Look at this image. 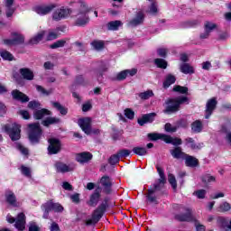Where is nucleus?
Segmentation results:
<instances>
[{
	"label": "nucleus",
	"instance_id": "13d9d810",
	"mask_svg": "<svg viewBox=\"0 0 231 231\" xmlns=\"http://www.w3.org/2000/svg\"><path fill=\"white\" fill-rule=\"evenodd\" d=\"M125 116H126L128 120H134V111L131 108H125Z\"/></svg>",
	"mask_w": 231,
	"mask_h": 231
},
{
	"label": "nucleus",
	"instance_id": "1a4fd4ad",
	"mask_svg": "<svg viewBox=\"0 0 231 231\" xmlns=\"http://www.w3.org/2000/svg\"><path fill=\"white\" fill-rule=\"evenodd\" d=\"M49 146L47 148L48 154H59L62 149V143L60 139L52 137L48 140Z\"/></svg>",
	"mask_w": 231,
	"mask_h": 231
},
{
	"label": "nucleus",
	"instance_id": "8fccbe9b",
	"mask_svg": "<svg viewBox=\"0 0 231 231\" xmlns=\"http://www.w3.org/2000/svg\"><path fill=\"white\" fill-rule=\"evenodd\" d=\"M117 156L120 158H127L131 155V152L128 149H121L116 152Z\"/></svg>",
	"mask_w": 231,
	"mask_h": 231
},
{
	"label": "nucleus",
	"instance_id": "ddd939ff",
	"mask_svg": "<svg viewBox=\"0 0 231 231\" xmlns=\"http://www.w3.org/2000/svg\"><path fill=\"white\" fill-rule=\"evenodd\" d=\"M55 8H57V4L37 5L34 7V12L39 15H48V14H51Z\"/></svg>",
	"mask_w": 231,
	"mask_h": 231
},
{
	"label": "nucleus",
	"instance_id": "5701e85b",
	"mask_svg": "<svg viewBox=\"0 0 231 231\" xmlns=\"http://www.w3.org/2000/svg\"><path fill=\"white\" fill-rule=\"evenodd\" d=\"M79 17L75 20L74 25L79 26L80 28H84V26H88L89 24V21L91 19L89 18V14H79Z\"/></svg>",
	"mask_w": 231,
	"mask_h": 231
},
{
	"label": "nucleus",
	"instance_id": "a18cd8bd",
	"mask_svg": "<svg viewBox=\"0 0 231 231\" xmlns=\"http://www.w3.org/2000/svg\"><path fill=\"white\" fill-rule=\"evenodd\" d=\"M142 100H149V98L154 97V92L152 90H146L139 94Z\"/></svg>",
	"mask_w": 231,
	"mask_h": 231
},
{
	"label": "nucleus",
	"instance_id": "603ef678",
	"mask_svg": "<svg viewBox=\"0 0 231 231\" xmlns=\"http://www.w3.org/2000/svg\"><path fill=\"white\" fill-rule=\"evenodd\" d=\"M162 134H158V133H149L147 134V138L148 140H150V142H157V140H160Z\"/></svg>",
	"mask_w": 231,
	"mask_h": 231
},
{
	"label": "nucleus",
	"instance_id": "423d86ee",
	"mask_svg": "<svg viewBox=\"0 0 231 231\" xmlns=\"http://www.w3.org/2000/svg\"><path fill=\"white\" fill-rule=\"evenodd\" d=\"M73 14V9L69 6H60L57 8L52 14V20L59 22L64 19H69V17L73 18L71 15Z\"/></svg>",
	"mask_w": 231,
	"mask_h": 231
},
{
	"label": "nucleus",
	"instance_id": "0e129e2a",
	"mask_svg": "<svg viewBox=\"0 0 231 231\" xmlns=\"http://www.w3.org/2000/svg\"><path fill=\"white\" fill-rule=\"evenodd\" d=\"M189 125V124L187 123V120L185 119H180L179 121H177V129L182 128V129H186V127Z\"/></svg>",
	"mask_w": 231,
	"mask_h": 231
},
{
	"label": "nucleus",
	"instance_id": "49530a36",
	"mask_svg": "<svg viewBox=\"0 0 231 231\" xmlns=\"http://www.w3.org/2000/svg\"><path fill=\"white\" fill-rule=\"evenodd\" d=\"M66 46L65 40H58L54 43L50 45L51 50H57V48H64Z\"/></svg>",
	"mask_w": 231,
	"mask_h": 231
},
{
	"label": "nucleus",
	"instance_id": "72a5a7b5",
	"mask_svg": "<svg viewBox=\"0 0 231 231\" xmlns=\"http://www.w3.org/2000/svg\"><path fill=\"white\" fill-rule=\"evenodd\" d=\"M42 124L44 125V127H50V125H55L57 124H60V118L47 117L43 121H42Z\"/></svg>",
	"mask_w": 231,
	"mask_h": 231
},
{
	"label": "nucleus",
	"instance_id": "2eb2a0df",
	"mask_svg": "<svg viewBox=\"0 0 231 231\" xmlns=\"http://www.w3.org/2000/svg\"><path fill=\"white\" fill-rule=\"evenodd\" d=\"M100 183L103 187V192L106 195H109L113 192V182L111 181V178L107 175H104L100 179Z\"/></svg>",
	"mask_w": 231,
	"mask_h": 231
},
{
	"label": "nucleus",
	"instance_id": "e433bc0d",
	"mask_svg": "<svg viewBox=\"0 0 231 231\" xmlns=\"http://www.w3.org/2000/svg\"><path fill=\"white\" fill-rule=\"evenodd\" d=\"M191 131L193 133H201L203 131V123L200 120H196L191 124Z\"/></svg>",
	"mask_w": 231,
	"mask_h": 231
},
{
	"label": "nucleus",
	"instance_id": "9b49d317",
	"mask_svg": "<svg viewBox=\"0 0 231 231\" xmlns=\"http://www.w3.org/2000/svg\"><path fill=\"white\" fill-rule=\"evenodd\" d=\"M217 107V99L216 97H212L207 101L206 109H205L206 120H208V118L212 116Z\"/></svg>",
	"mask_w": 231,
	"mask_h": 231
},
{
	"label": "nucleus",
	"instance_id": "6e6552de",
	"mask_svg": "<svg viewBox=\"0 0 231 231\" xmlns=\"http://www.w3.org/2000/svg\"><path fill=\"white\" fill-rule=\"evenodd\" d=\"M11 35L13 39L3 40V44H5V46H21L22 44H24V35L18 32H12Z\"/></svg>",
	"mask_w": 231,
	"mask_h": 231
},
{
	"label": "nucleus",
	"instance_id": "4d7b16f0",
	"mask_svg": "<svg viewBox=\"0 0 231 231\" xmlns=\"http://www.w3.org/2000/svg\"><path fill=\"white\" fill-rule=\"evenodd\" d=\"M75 84L77 86H86V79H84V76L82 75L76 76Z\"/></svg>",
	"mask_w": 231,
	"mask_h": 231
},
{
	"label": "nucleus",
	"instance_id": "39448f33",
	"mask_svg": "<svg viewBox=\"0 0 231 231\" xmlns=\"http://www.w3.org/2000/svg\"><path fill=\"white\" fill-rule=\"evenodd\" d=\"M3 129L12 142H17L21 140V125L17 123L6 124L3 126Z\"/></svg>",
	"mask_w": 231,
	"mask_h": 231
},
{
	"label": "nucleus",
	"instance_id": "cd10ccee",
	"mask_svg": "<svg viewBox=\"0 0 231 231\" xmlns=\"http://www.w3.org/2000/svg\"><path fill=\"white\" fill-rule=\"evenodd\" d=\"M172 84H176V76H174L172 74H168L165 77V79L162 83V88L164 89H169V88H171V86H172Z\"/></svg>",
	"mask_w": 231,
	"mask_h": 231
},
{
	"label": "nucleus",
	"instance_id": "6ab92c4d",
	"mask_svg": "<svg viewBox=\"0 0 231 231\" xmlns=\"http://www.w3.org/2000/svg\"><path fill=\"white\" fill-rule=\"evenodd\" d=\"M11 95L14 98V100H17L18 102H21L22 104H26V102H30V97L21 92V90L19 89H14L12 92H11Z\"/></svg>",
	"mask_w": 231,
	"mask_h": 231
},
{
	"label": "nucleus",
	"instance_id": "a878e982",
	"mask_svg": "<svg viewBox=\"0 0 231 231\" xmlns=\"http://www.w3.org/2000/svg\"><path fill=\"white\" fill-rule=\"evenodd\" d=\"M19 73L24 80H33V79L35 78L33 71L28 68L20 69Z\"/></svg>",
	"mask_w": 231,
	"mask_h": 231
},
{
	"label": "nucleus",
	"instance_id": "0eeeda50",
	"mask_svg": "<svg viewBox=\"0 0 231 231\" xmlns=\"http://www.w3.org/2000/svg\"><path fill=\"white\" fill-rule=\"evenodd\" d=\"M165 183H167V180H164L162 182L160 181V179H158L157 183L153 184V188L152 189H149L147 190V195H146V199L150 202V203H155V205H158V199L156 196H152V194L156 193V192H160V190H162V189H163V187H165Z\"/></svg>",
	"mask_w": 231,
	"mask_h": 231
},
{
	"label": "nucleus",
	"instance_id": "a211bd4d",
	"mask_svg": "<svg viewBox=\"0 0 231 231\" xmlns=\"http://www.w3.org/2000/svg\"><path fill=\"white\" fill-rule=\"evenodd\" d=\"M184 143H185V146L191 149V151H199V150L203 149V147L205 145L203 143H196V141L192 137L185 138Z\"/></svg>",
	"mask_w": 231,
	"mask_h": 231
},
{
	"label": "nucleus",
	"instance_id": "c03bdc74",
	"mask_svg": "<svg viewBox=\"0 0 231 231\" xmlns=\"http://www.w3.org/2000/svg\"><path fill=\"white\" fill-rule=\"evenodd\" d=\"M217 28V24L206 21L204 24V30L205 32H208V33L212 32L213 30H216Z\"/></svg>",
	"mask_w": 231,
	"mask_h": 231
},
{
	"label": "nucleus",
	"instance_id": "58836bf2",
	"mask_svg": "<svg viewBox=\"0 0 231 231\" xmlns=\"http://www.w3.org/2000/svg\"><path fill=\"white\" fill-rule=\"evenodd\" d=\"M127 70L125 69L118 72L115 78H111V80H113V82H122V80H125L127 79Z\"/></svg>",
	"mask_w": 231,
	"mask_h": 231
},
{
	"label": "nucleus",
	"instance_id": "680f3d73",
	"mask_svg": "<svg viewBox=\"0 0 231 231\" xmlns=\"http://www.w3.org/2000/svg\"><path fill=\"white\" fill-rule=\"evenodd\" d=\"M36 91H38V93H42V95H46L47 97L51 94V92L46 90V88L41 85H36Z\"/></svg>",
	"mask_w": 231,
	"mask_h": 231
},
{
	"label": "nucleus",
	"instance_id": "dca6fc26",
	"mask_svg": "<svg viewBox=\"0 0 231 231\" xmlns=\"http://www.w3.org/2000/svg\"><path fill=\"white\" fill-rule=\"evenodd\" d=\"M14 226L18 231H24L26 229V215L24 213H18Z\"/></svg>",
	"mask_w": 231,
	"mask_h": 231
},
{
	"label": "nucleus",
	"instance_id": "f3484780",
	"mask_svg": "<svg viewBox=\"0 0 231 231\" xmlns=\"http://www.w3.org/2000/svg\"><path fill=\"white\" fill-rule=\"evenodd\" d=\"M156 119V113L152 112L149 114H144L142 116V117L137 119V124L141 125V127H143L145 124H152L154 120Z\"/></svg>",
	"mask_w": 231,
	"mask_h": 231
},
{
	"label": "nucleus",
	"instance_id": "79ce46f5",
	"mask_svg": "<svg viewBox=\"0 0 231 231\" xmlns=\"http://www.w3.org/2000/svg\"><path fill=\"white\" fill-rule=\"evenodd\" d=\"M154 64L155 66H157V68H160L161 69H167V66H169L167 60L160 58L154 60Z\"/></svg>",
	"mask_w": 231,
	"mask_h": 231
},
{
	"label": "nucleus",
	"instance_id": "aec40b11",
	"mask_svg": "<svg viewBox=\"0 0 231 231\" xmlns=\"http://www.w3.org/2000/svg\"><path fill=\"white\" fill-rule=\"evenodd\" d=\"M143 21H145V14L139 11L135 14V17L128 23L129 26H133L136 28V26H140V24H143Z\"/></svg>",
	"mask_w": 231,
	"mask_h": 231
},
{
	"label": "nucleus",
	"instance_id": "7ed1b4c3",
	"mask_svg": "<svg viewBox=\"0 0 231 231\" xmlns=\"http://www.w3.org/2000/svg\"><path fill=\"white\" fill-rule=\"evenodd\" d=\"M27 136L32 145H39L42 140V128L39 123H32L27 125Z\"/></svg>",
	"mask_w": 231,
	"mask_h": 231
},
{
	"label": "nucleus",
	"instance_id": "864d4df0",
	"mask_svg": "<svg viewBox=\"0 0 231 231\" xmlns=\"http://www.w3.org/2000/svg\"><path fill=\"white\" fill-rule=\"evenodd\" d=\"M120 162V157H118L117 153L113 154L108 159V163L110 165H116V163Z\"/></svg>",
	"mask_w": 231,
	"mask_h": 231
},
{
	"label": "nucleus",
	"instance_id": "37998d69",
	"mask_svg": "<svg viewBox=\"0 0 231 231\" xmlns=\"http://www.w3.org/2000/svg\"><path fill=\"white\" fill-rule=\"evenodd\" d=\"M133 152L137 156H145L147 154V148L142 146L134 147Z\"/></svg>",
	"mask_w": 231,
	"mask_h": 231
},
{
	"label": "nucleus",
	"instance_id": "f03ea898",
	"mask_svg": "<svg viewBox=\"0 0 231 231\" xmlns=\"http://www.w3.org/2000/svg\"><path fill=\"white\" fill-rule=\"evenodd\" d=\"M189 104V97L185 96H180L173 98H168L165 101L166 107L163 111L165 115H172L174 113H178L180 109H181V105Z\"/></svg>",
	"mask_w": 231,
	"mask_h": 231
},
{
	"label": "nucleus",
	"instance_id": "7c9ffc66",
	"mask_svg": "<svg viewBox=\"0 0 231 231\" xmlns=\"http://www.w3.org/2000/svg\"><path fill=\"white\" fill-rule=\"evenodd\" d=\"M44 35H46V31H41L34 37L29 40V44H39L41 41L44 39Z\"/></svg>",
	"mask_w": 231,
	"mask_h": 231
},
{
	"label": "nucleus",
	"instance_id": "4be33fe9",
	"mask_svg": "<svg viewBox=\"0 0 231 231\" xmlns=\"http://www.w3.org/2000/svg\"><path fill=\"white\" fill-rule=\"evenodd\" d=\"M100 190H102V189L100 187H97L94 190V192L90 195L89 201H88L89 207H97V205H98V201H100V198L102 196L100 194Z\"/></svg>",
	"mask_w": 231,
	"mask_h": 231
},
{
	"label": "nucleus",
	"instance_id": "09e8293b",
	"mask_svg": "<svg viewBox=\"0 0 231 231\" xmlns=\"http://www.w3.org/2000/svg\"><path fill=\"white\" fill-rule=\"evenodd\" d=\"M91 46L94 47V50H104L105 43L104 41L94 40Z\"/></svg>",
	"mask_w": 231,
	"mask_h": 231
},
{
	"label": "nucleus",
	"instance_id": "473e14b6",
	"mask_svg": "<svg viewBox=\"0 0 231 231\" xmlns=\"http://www.w3.org/2000/svg\"><path fill=\"white\" fill-rule=\"evenodd\" d=\"M106 208L104 206H98L93 212L92 216L98 221L102 219L104 214H106Z\"/></svg>",
	"mask_w": 231,
	"mask_h": 231
},
{
	"label": "nucleus",
	"instance_id": "6e6d98bb",
	"mask_svg": "<svg viewBox=\"0 0 231 231\" xmlns=\"http://www.w3.org/2000/svg\"><path fill=\"white\" fill-rule=\"evenodd\" d=\"M164 130L166 133H176V131H178V126H172L171 123H166L164 125Z\"/></svg>",
	"mask_w": 231,
	"mask_h": 231
},
{
	"label": "nucleus",
	"instance_id": "f8f14e48",
	"mask_svg": "<svg viewBox=\"0 0 231 231\" xmlns=\"http://www.w3.org/2000/svg\"><path fill=\"white\" fill-rule=\"evenodd\" d=\"M91 117H81L78 119V125L85 134H91Z\"/></svg>",
	"mask_w": 231,
	"mask_h": 231
},
{
	"label": "nucleus",
	"instance_id": "2f4dec72",
	"mask_svg": "<svg viewBox=\"0 0 231 231\" xmlns=\"http://www.w3.org/2000/svg\"><path fill=\"white\" fill-rule=\"evenodd\" d=\"M51 105L54 107V109L59 111L61 116H66V115H68V107L62 106L60 102H51Z\"/></svg>",
	"mask_w": 231,
	"mask_h": 231
},
{
	"label": "nucleus",
	"instance_id": "b1692460",
	"mask_svg": "<svg viewBox=\"0 0 231 231\" xmlns=\"http://www.w3.org/2000/svg\"><path fill=\"white\" fill-rule=\"evenodd\" d=\"M78 3L79 5V11H78L79 14L88 15V14L93 11V7H89V5H88V3H86V1L79 0Z\"/></svg>",
	"mask_w": 231,
	"mask_h": 231
},
{
	"label": "nucleus",
	"instance_id": "f257e3e1",
	"mask_svg": "<svg viewBox=\"0 0 231 231\" xmlns=\"http://www.w3.org/2000/svg\"><path fill=\"white\" fill-rule=\"evenodd\" d=\"M172 158L175 160H185L186 167H199V160L198 158L189 155L181 150V147H175L174 149L170 151Z\"/></svg>",
	"mask_w": 231,
	"mask_h": 231
},
{
	"label": "nucleus",
	"instance_id": "393cba45",
	"mask_svg": "<svg viewBox=\"0 0 231 231\" xmlns=\"http://www.w3.org/2000/svg\"><path fill=\"white\" fill-rule=\"evenodd\" d=\"M51 115V111L47 108H42L40 110H35L32 114L34 120H42L44 116H50Z\"/></svg>",
	"mask_w": 231,
	"mask_h": 231
},
{
	"label": "nucleus",
	"instance_id": "69168bd1",
	"mask_svg": "<svg viewBox=\"0 0 231 231\" xmlns=\"http://www.w3.org/2000/svg\"><path fill=\"white\" fill-rule=\"evenodd\" d=\"M160 140H162V142H165V143H172V136L165 134H161Z\"/></svg>",
	"mask_w": 231,
	"mask_h": 231
},
{
	"label": "nucleus",
	"instance_id": "4c0bfd02",
	"mask_svg": "<svg viewBox=\"0 0 231 231\" xmlns=\"http://www.w3.org/2000/svg\"><path fill=\"white\" fill-rule=\"evenodd\" d=\"M107 30H110L112 32H116L120 26H122V21L116 20V21H111L107 24Z\"/></svg>",
	"mask_w": 231,
	"mask_h": 231
},
{
	"label": "nucleus",
	"instance_id": "c85d7f7f",
	"mask_svg": "<svg viewBox=\"0 0 231 231\" xmlns=\"http://www.w3.org/2000/svg\"><path fill=\"white\" fill-rule=\"evenodd\" d=\"M55 169L56 172H61V174H64L66 172H71V168L68 166V164L64 162H58L55 163Z\"/></svg>",
	"mask_w": 231,
	"mask_h": 231
},
{
	"label": "nucleus",
	"instance_id": "c9c22d12",
	"mask_svg": "<svg viewBox=\"0 0 231 231\" xmlns=\"http://www.w3.org/2000/svg\"><path fill=\"white\" fill-rule=\"evenodd\" d=\"M217 223L219 226V228H222V230L228 231V220L225 217H217Z\"/></svg>",
	"mask_w": 231,
	"mask_h": 231
},
{
	"label": "nucleus",
	"instance_id": "bb28decb",
	"mask_svg": "<svg viewBox=\"0 0 231 231\" xmlns=\"http://www.w3.org/2000/svg\"><path fill=\"white\" fill-rule=\"evenodd\" d=\"M5 201L11 205V207H19V205H17V197L12 190H9L5 193Z\"/></svg>",
	"mask_w": 231,
	"mask_h": 231
},
{
	"label": "nucleus",
	"instance_id": "052dcab7",
	"mask_svg": "<svg viewBox=\"0 0 231 231\" xmlns=\"http://www.w3.org/2000/svg\"><path fill=\"white\" fill-rule=\"evenodd\" d=\"M17 149L22 154H23V156H28V154H30V151L28 150V148L23 146V144L21 143L17 144Z\"/></svg>",
	"mask_w": 231,
	"mask_h": 231
},
{
	"label": "nucleus",
	"instance_id": "774afa93",
	"mask_svg": "<svg viewBox=\"0 0 231 231\" xmlns=\"http://www.w3.org/2000/svg\"><path fill=\"white\" fill-rule=\"evenodd\" d=\"M5 15L8 19H10V17H13L14 14H15V8L14 7H5Z\"/></svg>",
	"mask_w": 231,
	"mask_h": 231
},
{
	"label": "nucleus",
	"instance_id": "338daca9",
	"mask_svg": "<svg viewBox=\"0 0 231 231\" xmlns=\"http://www.w3.org/2000/svg\"><path fill=\"white\" fill-rule=\"evenodd\" d=\"M167 53H169V51L165 48H160L157 50V54L159 57H162V59L167 58Z\"/></svg>",
	"mask_w": 231,
	"mask_h": 231
},
{
	"label": "nucleus",
	"instance_id": "e2e57ef3",
	"mask_svg": "<svg viewBox=\"0 0 231 231\" xmlns=\"http://www.w3.org/2000/svg\"><path fill=\"white\" fill-rule=\"evenodd\" d=\"M230 208H231L230 203L224 202L219 206V212H228Z\"/></svg>",
	"mask_w": 231,
	"mask_h": 231
},
{
	"label": "nucleus",
	"instance_id": "9d476101",
	"mask_svg": "<svg viewBox=\"0 0 231 231\" xmlns=\"http://www.w3.org/2000/svg\"><path fill=\"white\" fill-rule=\"evenodd\" d=\"M185 213H180L175 215V219L177 221H180V223H193V221H196V218H194V215H192V209L189 208H184Z\"/></svg>",
	"mask_w": 231,
	"mask_h": 231
},
{
	"label": "nucleus",
	"instance_id": "4468645a",
	"mask_svg": "<svg viewBox=\"0 0 231 231\" xmlns=\"http://www.w3.org/2000/svg\"><path fill=\"white\" fill-rule=\"evenodd\" d=\"M95 77L97 80H102L104 79V73L107 71V65L104 61H99L97 63L96 68L92 69Z\"/></svg>",
	"mask_w": 231,
	"mask_h": 231
},
{
	"label": "nucleus",
	"instance_id": "a19ab883",
	"mask_svg": "<svg viewBox=\"0 0 231 231\" xmlns=\"http://www.w3.org/2000/svg\"><path fill=\"white\" fill-rule=\"evenodd\" d=\"M201 181L204 183V185H210V183H215L216 177L210 174H206L201 177Z\"/></svg>",
	"mask_w": 231,
	"mask_h": 231
},
{
	"label": "nucleus",
	"instance_id": "f704fd0d",
	"mask_svg": "<svg viewBox=\"0 0 231 231\" xmlns=\"http://www.w3.org/2000/svg\"><path fill=\"white\" fill-rule=\"evenodd\" d=\"M0 57L3 59V60H7L8 62L15 60L14 54L6 50L0 51Z\"/></svg>",
	"mask_w": 231,
	"mask_h": 231
},
{
	"label": "nucleus",
	"instance_id": "bf43d9fd",
	"mask_svg": "<svg viewBox=\"0 0 231 231\" xmlns=\"http://www.w3.org/2000/svg\"><path fill=\"white\" fill-rule=\"evenodd\" d=\"M39 107H41V103L39 101L32 100L28 103L29 109H39Z\"/></svg>",
	"mask_w": 231,
	"mask_h": 231
},
{
	"label": "nucleus",
	"instance_id": "de8ad7c7",
	"mask_svg": "<svg viewBox=\"0 0 231 231\" xmlns=\"http://www.w3.org/2000/svg\"><path fill=\"white\" fill-rule=\"evenodd\" d=\"M168 181L170 185H171L173 190H176V189H178V182L176 181V177L172 173H170L168 175Z\"/></svg>",
	"mask_w": 231,
	"mask_h": 231
},
{
	"label": "nucleus",
	"instance_id": "5fc2aeb1",
	"mask_svg": "<svg viewBox=\"0 0 231 231\" xmlns=\"http://www.w3.org/2000/svg\"><path fill=\"white\" fill-rule=\"evenodd\" d=\"M21 172L26 178H32V170H30V168H28L24 165H22L21 166Z\"/></svg>",
	"mask_w": 231,
	"mask_h": 231
},
{
	"label": "nucleus",
	"instance_id": "ea45409f",
	"mask_svg": "<svg viewBox=\"0 0 231 231\" xmlns=\"http://www.w3.org/2000/svg\"><path fill=\"white\" fill-rule=\"evenodd\" d=\"M173 93H180V95H188L189 88L180 85H175L172 88Z\"/></svg>",
	"mask_w": 231,
	"mask_h": 231
},
{
	"label": "nucleus",
	"instance_id": "3c124183",
	"mask_svg": "<svg viewBox=\"0 0 231 231\" xmlns=\"http://www.w3.org/2000/svg\"><path fill=\"white\" fill-rule=\"evenodd\" d=\"M155 167H156L157 172H158V174L160 176V179H159L160 181L161 182L165 181V180H167V179L165 178V171H163V168H162V166H160L158 164Z\"/></svg>",
	"mask_w": 231,
	"mask_h": 231
},
{
	"label": "nucleus",
	"instance_id": "20e7f679",
	"mask_svg": "<svg viewBox=\"0 0 231 231\" xmlns=\"http://www.w3.org/2000/svg\"><path fill=\"white\" fill-rule=\"evenodd\" d=\"M42 210L43 212V219H48L50 217V212L60 213L64 212V207L59 202H53V199H50L42 205Z\"/></svg>",
	"mask_w": 231,
	"mask_h": 231
},
{
	"label": "nucleus",
	"instance_id": "c756f323",
	"mask_svg": "<svg viewBox=\"0 0 231 231\" xmlns=\"http://www.w3.org/2000/svg\"><path fill=\"white\" fill-rule=\"evenodd\" d=\"M180 71L184 75H193L195 73L194 67L189 63H182L180 65Z\"/></svg>",
	"mask_w": 231,
	"mask_h": 231
},
{
	"label": "nucleus",
	"instance_id": "412c9836",
	"mask_svg": "<svg viewBox=\"0 0 231 231\" xmlns=\"http://www.w3.org/2000/svg\"><path fill=\"white\" fill-rule=\"evenodd\" d=\"M93 160V153L89 152H83L76 154V162L78 163H88Z\"/></svg>",
	"mask_w": 231,
	"mask_h": 231
}]
</instances>
